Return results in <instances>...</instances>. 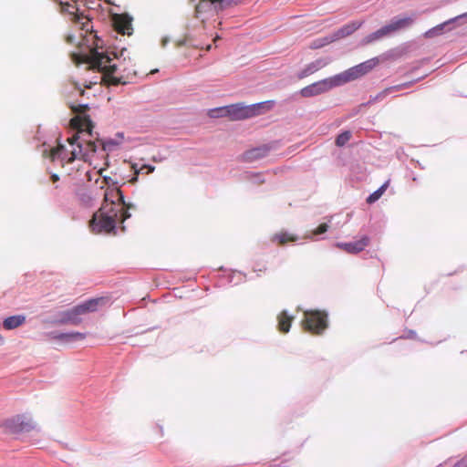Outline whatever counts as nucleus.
I'll list each match as a JSON object with an SVG mask.
<instances>
[{"mask_svg":"<svg viewBox=\"0 0 467 467\" xmlns=\"http://www.w3.org/2000/svg\"><path fill=\"white\" fill-rule=\"evenodd\" d=\"M195 0H191V2H194Z\"/></svg>","mask_w":467,"mask_h":467,"instance_id":"36","label":"nucleus"},{"mask_svg":"<svg viewBox=\"0 0 467 467\" xmlns=\"http://www.w3.org/2000/svg\"><path fill=\"white\" fill-rule=\"evenodd\" d=\"M69 127L74 134L67 138L70 145H77L71 151H68L64 145L58 144L50 150L52 161L61 160L66 163H72L76 159H85L86 153L83 152V147L91 152H95L97 146L92 140L94 125L90 119H70Z\"/></svg>","mask_w":467,"mask_h":467,"instance_id":"2","label":"nucleus"},{"mask_svg":"<svg viewBox=\"0 0 467 467\" xmlns=\"http://www.w3.org/2000/svg\"><path fill=\"white\" fill-rule=\"evenodd\" d=\"M88 109L87 105H78V107H73L72 109L77 113H84Z\"/></svg>","mask_w":467,"mask_h":467,"instance_id":"27","label":"nucleus"},{"mask_svg":"<svg viewBox=\"0 0 467 467\" xmlns=\"http://www.w3.org/2000/svg\"><path fill=\"white\" fill-rule=\"evenodd\" d=\"M328 225L327 223L319 224L314 231V234H321L327 231Z\"/></svg>","mask_w":467,"mask_h":467,"instance_id":"26","label":"nucleus"},{"mask_svg":"<svg viewBox=\"0 0 467 467\" xmlns=\"http://www.w3.org/2000/svg\"><path fill=\"white\" fill-rule=\"evenodd\" d=\"M202 2L203 0H200L199 3L195 5L194 16L196 18H200L203 12Z\"/></svg>","mask_w":467,"mask_h":467,"instance_id":"25","label":"nucleus"},{"mask_svg":"<svg viewBox=\"0 0 467 467\" xmlns=\"http://www.w3.org/2000/svg\"><path fill=\"white\" fill-rule=\"evenodd\" d=\"M362 24H363L362 21H353L348 25H345L340 29H338L337 32H335L334 35L330 38H326L325 43L317 45V46H315V47H320L326 44H328V43L334 42L336 40H338L340 38L350 36L352 33H354L356 30H358L362 26Z\"/></svg>","mask_w":467,"mask_h":467,"instance_id":"10","label":"nucleus"},{"mask_svg":"<svg viewBox=\"0 0 467 467\" xmlns=\"http://www.w3.org/2000/svg\"><path fill=\"white\" fill-rule=\"evenodd\" d=\"M49 337L54 339L65 341V342H72V341H79L86 338L87 335L85 333L80 332H72V333H49Z\"/></svg>","mask_w":467,"mask_h":467,"instance_id":"15","label":"nucleus"},{"mask_svg":"<svg viewBox=\"0 0 467 467\" xmlns=\"http://www.w3.org/2000/svg\"><path fill=\"white\" fill-rule=\"evenodd\" d=\"M76 308L73 307L60 314V319L57 321L59 324H72L79 325L82 321L80 316L77 314Z\"/></svg>","mask_w":467,"mask_h":467,"instance_id":"14","label":"nucleus"},{"mask_svg":"<svg viewBox=\"0 0 467 467\" xmlns=\"http://www.w3.org/2000/svg\"><path fill=\"white\" fill-rule=\"evenodd\" d=\"M132 204H126L122 192L117 188L108 189L104 202L89 221V229L93 234L111 233L118 223H123L130 217L129 213Z\"/></svg>","mask_w":467,"mask_h":467,"instance_id":"1","label":"nucleus"},{"mask_svg":"<svg viewBox=\"0 0 467 467\" xmlns=\"http://www.w3.org/2000/svg\"><path fill=\"white\" fill-rule=\"evenodd\" d=\"M72 59L77 65L87 63L91 68L102 72V80L108 86L125 85L128 83L122 76H114V73L117 71V66L115 64L111 65V58L108 55L99 52L96 48H89L88 53H73Z\"/></svg>","mask_w":467,"mask_h":467,"instance_id":"3","label":"nucleus"},{"mask_svg":"<svg viewBox=\"0 0 467 467\" xmlns=\"http://www.w3.org/2000/svg\"><path fill=\"white\" fill-rule=\"evenodd\" d=\"M340 78L337 76L327 78L315 83H312L300 90V94L304 98H310L326 93L333 88L341 86Z\"/></svg>","mask_w":467,"mask_h":467,"instance_id":"6","label":"nucleus"},{"mask_svg":"<svg viewBox=\"0 0 467 467\" xmlns=\"http://www.w3.org/2000/svg\"><path fill=\"white\" fill-rule=\"evenodd\" d=\"M218 39H219V36H216V37L214 38V42H216Z\"/></svg>","mask_w":467,"mask_h":467,"instance_id":"34","label":"nucleus"},{"mask_svg":"<svg viewBox=\"0 0 467 467\" xmlns=\"http://www.w3.org/2000/svg\"><path fill=\"white\" fill-rule=\"evenodd\" d=\"M455 19L456 18L451 19L447 22H444L442 24H440V25L431 28L430 30L425 32V34H424L425 37L431 38V37L441 35L442 33L444 26H447L448 24H450L451 22L454 21Z\"/></svg>","mask_w":467,"mask_h":467,"instance_id":"22","label":"nucleus"},{"mask_svg":"<svg viewBox=\"0 0 467 467\" xmlns=\"http://www.w3.org/2000/svg\"><path fill=\"white\" fill-rule=\"evenodd\" d=\"M113 26L115 30L121 35H131V18L126 15H115L113 16Z\"/></svg>","mask_w":467,"mask_h":467,"instance_id":"11","label":"nucleus"},{"mask_svg":"<svg viewBox=\"0 0 467 467\" xmlns=\"http://www.w3.org/2000/svg\"><path fill=\"white\" fill-rule=\"evenodd\" d=\"M377 63L378 61L376 59H370L337 76L338 78H340L339 81L341 85H343L365 75L370 71L377 65Z\"/></svg>","mask_w":467,"mask_h":467,"instance_id":"9","label":"nucleus"},{"mask_svg":"<svg viewBox=\"0 0 467 467\" xmlns=\"http://www.w3.org/2000/svg\"><path fill=\"white\" fill-rule=\"evenodd\" d=\"M25 322L26 316L24 315L11 316L4 319L3 327L5 330H12L21 327L22 325L25 324Z\"/></svg>","mask_w":467,"mask_h":467,"instance_id":"16","label":"nucleus"},{"mask_svg":"<svg viewBox=\"0 0 467 467\" xmlns=\"http://www.w3.org/2000/svg\"><path fill=\"white\" fill-rule=\"evenodd\" d=\"M83 29H86V31H88V23L83 24Z\"/></svg>","mask_w":467,"mask_h":467,"instance_id":"32","label":"nucleus"},{"mask_svg":"<svg viewBox=\"0 0 467 467\" xmlns=\"http://www.w3.org/2000/svg\"><path fill=\"white\" fill-rule=\"evenodd\" d=\"M5 337L0 334V346L4 345Z\"/></svg>","mask_w":467,"mask_h":467,"instance_id":"31","label":"nucleus"},{"mask_svg":"<svg viewBox=\"0 0 467 467\" xmlns=\"http://www.w3.org/2000/svg\"><path fill=\"white\" fill-rule=\"evenodd\" d=\"M451 467H467V452L458 460Z\"/></svg>","mask_w":467,"mask_h":467,"instance_id":"24","label":"nucleus"},{"mask_svg":"<svg viewBox=\"0 0 467 467\" xmlns=\"http://www.w3.org/2000/svg\"><path fill=\"white\" fill-rule=\"evenodd\" d=\"M297 240L296 236H294L286 232L276 233L272 235L271 241L277 244L278 245H285L289 242H295Z\"/></svg>","mask_w":467,"mask_h":467,"instance_id":"20","label":"nucleus"},{"mask_svg":"<svg viewBox=\"0 0 467 467\" xmlns=\"http://www.w3.org/2000/svg\"><path fill=\"white\" fill-rule=\"evenodd\" d=\"M50 180H51L52 182L55 183V182L59 181V177L57 174H52L51 177H50Z\"/></svg>","mask_w":467,"mask_h":467,"instance_id":"29","label":"nucleus"},{"mask_svg":"<svg viewBox=\"0 0 467 467\" xmlns=\"http://www.w3.org/2000/svg\"><path fill=\"white\" fill-rule=\"evenodd\" d=\"M143 170H146L145 173L146 174H149L150 172H152L154 171V167L152 166H148V165H144L140 168V171H143Z\"/></svg>","mask_w":467,"mask_h":467,"instance_id":"28","label":"nucleus"},{"mask_svg":"<svg viewBox=\"0 0 467 467\" xmlns=\"http://www.w3.org/2000/svg\"><path fill=\"white\" fill-rule=\"evenodd\" d=\"M269 148L265 145L245 151L244 159L249 161H255L267 155Z\"/></svg>","mask_w":467,"mask_h":467,"instance_id":"17","label":"nucleus"},{"mask_svg":"<svg viewBox=\"0 0 467 467\" xmlns=\"http://www.w3.org/2000/svg\"><path fill=\"white\" fill-rule=\"evenodd\" d=\"M326 65V62H324L323 60L321 59H318V60H316L310 64H308L299 74H298V78H304L315 72H317V70H319L320 68H322L323 67H325Z\"/></svg>","mask_w":467,"mask_h":467,"instance_id":"19","label":"nucleus"},{"mask_svg":"<svg viewBox=\"0 0 467 467\" xmlns=\"http://www.w3.org/2000/svg\"><path fill=\"white\" fill-rule=\"evenodd\" d=\"M106 1H107L108 3H109V4L111 3V2H110V0H106Z\"/></svg>","mask_w":467,"mask_h":467,"instance_id":"35","label":"nucleus"},{"mask_svg":"<svg viewBox=\"0 0 467 467\" xmlns=\"http://www.w3.org/2000/svg\"><path fill=\"white\" fill-rule=\"evenodd\" d=\"M369 244L368 236H363L359 240L351 243H338L337 246L348 254H358L363 251Z\"/></svg>","mask_w":467,"mask_h":467,"instance_id":"12","label":"nucleus"},{"mask_svg":"<svg viewBox=\"0 0 467 467\" xmlns=\"http://www.w3.org/2000/svg\"><path fill=\"white\" fill-rule=\"evenodd\" d=\"M67 42L69 44H72L74 42V36H67Z\"/></svg>","mask_w":467,"mask_h":467,"instance_id":"30","label":"nucleus"},{"mask_svg":"<svg viewBox=\"0 0 467 467\" xmlns=\"http://www.w3.org/2000/svg\"><path fill=\"white\" fill-rule=\"evenodd\" d=\"M389 186V182H386L383 185H381L377 191L372 192L368 198L367 202L368 204L374 203L377 202L386 192L387 188Z\"/></svg>","mask_w":467,"mask_h":467,"instance_id":"21","label":"nucleus"},{"mask_svg":"<svg viewBox=\"0 0 467 467\" xmlns=\"http://www.w3.org/2000/svg\"><path fill=\"white\" fill-rule=\"evenodd\" d=\"M350 139H351V132L350 131H344V132L340 133L337 137V139H336V145L338 146V147H342L345 144H347V142H348V140Z\"/></svg>","mask_w":467,"mask_h":467,"instance_id":"23","label":"nucleus"},{"mask_svg":"<svg viewBox=\"0 0 467 467\" xmlns=\"http://www.w3.org/2000/svg\"><path fill=\"white\" fill-rule=\"evenodd\" d=\"M294 317L289 316L285 310H283L277 317L278 330L282 333H287L290 329Z\"/></svg>","mask_w":467,"mask_h":467,"instance_id":"18","label":"nucleus"},{"mask_svg":"<svg viewBox=\"0 0 467 467\" xmlns=\"http://www.w3.org/2000/svg\"><path fill=\"white\" fill-rule=\"evenodd\" d=\"M275 106L274 100L263 101L252 105L240 102L209 111L210 117H254L267 114Z\"/></svg>","mask_w":467,"mask_h":467,"instance_id":"4","label":"nucleus"},{"mask_svg":"<svg viewBox=\"0 0 467 467\" xmlns=\"http://www.w3.org/2000/svg\"><path fill=\"white\" fill-rule=\"evenodd\" d=\"M210 48H211V46H210V45L206 46V47H205L206 52H207V51H209V50H210Z\"/></svg>","mask_w":467,"mask_h":467,"instance_id":"33","label":"nucleus"},{"mask_svg":"<svg viewBox=\"0 0 467 467\" xmlns=\"http://www.w3.org/2000/svg\"><path fill=\"white\" fill-rule=\"evenodd\" d=\"M4 427L9 433L29 432L35 429V423L30 417L16 415L6 420Z\"/></svg>","mask_w":467,"mask_h":467,"instance_id":"8","label":"nucleus"},{"mask_svg":"<svg viewBox=\"0 0 467 467\" xmlns=\"http://www.w3.org/2000/svg\"><path fill=\"white\" fill-rule=\"evenodd\" d=\"M302 326L306 331L319 335L327 327V315L320 310L305 311Z\"/></svg>","mask_w":467,"mask_h":467,"instance_id":"5","label":"nucleus"},{"mask_svg":"<svg viewBox=\"0 0 467 467\" xmlns=\"http://www.w3.org/2000/svg\"><path fill=\"white\" fill-rule=\"evenodd\" d=\"M413 23V18L411 17H403L399 19H394L390 24L379 28L376 32L368 35L366 37V43H371L374 40L379 39L392 32L398 31L402 28H406L411 26Z\"/></svg>","mask_w":467,"mask_h":467,"instance_id":"7","label":"nucleus"},{"mask_svg":"<svg viewBox=\"0 0 467 467\" xmlns=\"http://www.w3.org/2000/svg\"><path fill=\"white\" fill-rule=\"evenodd\" d=\"M103 301H104V299L102 297L92 298V299L87 300L84 303L74 306L76 308L75 312H77V314H78L79 316L85 315V314H88L90 312H94L98 309L99 306Z\"/></svg>","mask_w":467,"mask_h":467,"instance_id":"13","label":"nucleus"}]
</instances>
